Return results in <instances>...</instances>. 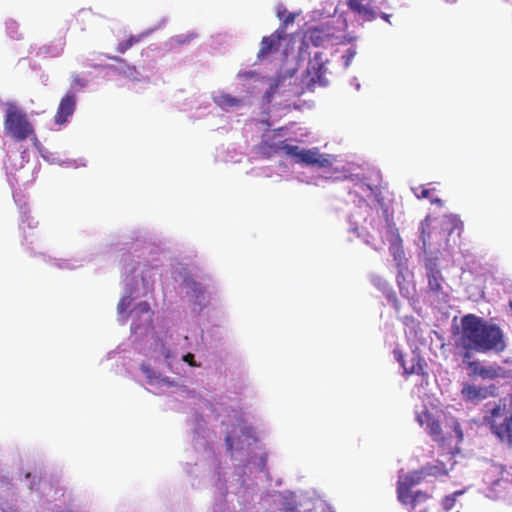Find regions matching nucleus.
Returning a JSON list of instances; mask_svg holds the SVG:
<instances>
[{
  "label": "nucleus",
  "mask_w": 512,
  "mask_h": 512,
  "mask_svg": "<svg viewBox=\"0 0 512 512\" xmlns=\"http://www.w3.org/2000/svg\"><path fill=\"white\" fill-rule=\"evenodd\" d=\"M459 345L465 350L482 353L488 351L500 353L506 347L501 329L486 323L474 314H467L461 319Z\"/></svg>",
  "instance_id": "nucleus-1"
},
{
  "label": "nucleus",
  "mask_w": 512,
  "mask_h": 512,
  "mask_svg": "<svg viewBox=\"0 0 512 512\" xmlns=\"http://www.w3.org/2000/svg\"><path fill=\"white\" fill-rule=\"evenodd\" d=\"M483 424L500 442L512 448V393L499 399L492 408H487Z\"/></svg>",
  "instance_id": "nucleus-2"
},
{
  "label": "nucleus",
  "mask_w": 512,
  "mask_h": 512,
  "mask_svg": "<svg viewBox=\"0 0 512 512\" xmlns=\"http://www.w3.org/2000/svg\"><path fill=\"white\" fill-rule=\"evenodd\" d=\"M348 9L357 20L373 22L378 17L391 24L394 9L390 0H346Z\"/></svg>",
  "instance_id": "nucleus-3"
},
{
  "label": "nucleus",
  "mask_w": 512,
  "mask_h": 512,
  "mask_svg": "<svg viewBox=\"0 0 512 512\" xmlns=\"http://www.w3.org/2000/svg\"><path fill=\"white\" fill-rule=\"evenodd\" d=\"M5 134L17 142H22L34 135L32 123L24 111L14 104H9L4 119Z\"/></svg>",
  "instance_id": "nucleus-4"
},
{
  "label": "nucleus",
  "mask_w": 512,
  "mask_h": 512,
  "mask_svg": "<svg viewBox=\"0 0 512 512\" xmlns=\"http://www.w3.org/2000/svg\"><path fill=\"white\" fill-rule=\"evenodd\" d=\"M339 3L340 0L322 1V38H332L346 28L345 19L337 14Z\"/></svg>",
  "instance_id": "nucleus-5"
},
{
  "label": "nucleus",
  "mask_w": 512,
  "mask_h": 512,
  "mask_svg": "<svg viewBox=\"0 0 512 512\" xmlns=\"http://www.w3.org/2000/svg\"><path fill=\"white\" fill-rule=\"evenodd\" d=\"M425 269L428 279V293L440 301H446L448 298V293L445 291L446 282L438 268L437 260L427 259Z\"/></svg>",
  "instance_id": "nucleus-6"
},
{
  "label": "nucleus",
  "mask_w": 512,
  "mask_h": 512,
  "mask_svg": "<svg viewBox=\"0 0 512 512\" xmlns=\"http://www.w3.org/2000/svg\"><path fill=\"white\" fill-rule=\"evenodd\" d=\"M496 394L497 387L495 385L477 386L464 383L461 389L463 400L472 404H478L489 397H495Z\"/></svg>",
  "instance_id": "nucleus-7"
},
{
  "label": "nucleus",
  "mask_w": 512,
  "mask_h": 512,
  "mask_svg": "<svg viewBox=\"0 0 512 512\" xmlns=\"http://www.w3.org/2000/svg\"><path fill=\"white\" fill-rule=\"evenodd\" d=\"M426 479L422 468L407 473L397 483V498L401 503H407L412 487L422 483Z\"/></svg>",
  "instance_id": "nucleus-8"
},
{
  "label": "nucleus",
  "mask_w": 512,
  "mask_h": 512,
  "mask_svg": "<svg viewBox=\"0 0 512 512\" xmlns=\"http://www.w3.org/2000/svg\"><path fill=\"white\" fill-rule=\"evenodd\" d=\"M468 367L471 368L473 375H477L483 380L505 379L510 376L506 369L497 364L484 366L478 361H471L468 363Z\"/></svg>",
  "instance_id": "nucleus-9"
},
{
  "label": "nucleus",
  "mask_w": 512,
  "mask_h": 512,
  "mask_svg": "<svg viewBox=\"0 0 512 512\" xmlns=\"http://www.w3.org/2000/svg\"><path fill=\"white\" fill-rule=\"evenodd\" d=\"M297 146L288 145L285 141H274L273 139H263L258 145V151L261 155L270 158L273 155L283 152L286 156L295 155Z\"/></svg>",
  "instance_id": "nucleus-10"
},
{
  "label": "nucleus",
  "mask_w": 512,
  "mask_h": 512,
  "mask_svg": "<svg viewBox=\"0 0 512 512\" xmlns=\"http://www.w3.org/2000/svg\"><path fill=\"white\" fill-rule=\"evenodd\" d=\"M285 27L278 28L269 36H265L261 40L260 49L257 54L259 60L265 59L269 54L279 49L281 41L285 39Z\"/></svg>",
  "instance_id": "nucleus-11"
},
{
  "label": "nucleus",
  "mask_w": 512,
  "mask_h": 512,
  "mask_svg": "<svg viewBox=\"0 0 512 512\" xmlns=\"http://www.w3.org/2000/svg\"><path fill=\"white\" fill-rule=\"evenodd\" d=\"M76 94L73 91H68L60 100L57 111L54 116L56 124L62 125L67 122L76 108Z\"/></svg>",
  "instance_id": "nucleus-12"
},
{
  "label": "nucleus",
  "mask_w": 512,
  "mask_h": 512,
  "mask_svg": "<svg viewBox=\"0 0 512 512\" xmlns=\"http://www.w3.org/2000/svg\"><path fill=\"white\" fill-rule=\"evenodd\" d=\"M419 422L422 426L426 423L425 429L435 442L442 446L446 444L448 437L443 435L439 420L435 419L430 413H424L423 416L419 417Z\"/></svg>",
  "instance_id": "nucleus-13"
},
{
  "label": "nucleus",
  "mask_w": 512,
  "mask_h": 512,
  "mask_svg": "<svg viewBox=\"0 0 512 512\" xmlns=\"http://www.w3.org/2000/svg\"><path fill=\"white\" fill-rule=\"evenodd\" d=\"M342 161H339L335 156L322 154V178L325 179H340L344 176L343 171L340 169Z\"/></svg>",
  "instance_id": "nucleus-14"
},
{
  "label": "nucleus",
  "mask_w": 512,
  "mask_h": 512,
  "mask_svg": "<svg viewBox=\"0 0 512 512\" xmlns=\"http://www.w3.org/2000/svg\"><path fill=\"white\" fill-rule=\"evenodd\" d=\"M426 363L420 356L414 355L409 362L402 363L406 375H425Z\"/></svg>",
  "instance_id": "nucleus-15"
},
{
  "label": "nucleus",
  "mask_w": 512,
  "mask_h": 512,
  "mask_svg": "<svg viewBox=\"0 0 512 512\" xmlns=\"http://www.w3.org/2000/svg\"><path fill=\"white\" fill-rule=\"evenodd\" d=\"M425 477H442L448 475V469L444 462L436 461L435 464H426L421 467Z\"/></svg>",
  "instance_id": "nucleus-16"
},
{
  "label": "nucleus",
  "mask_w": 512,
  "mask_h": 512,
  "mask_svg": "<svg viewBox=\"0 0 512 512\" xmlns=\"http://www.w3.org/2000/svg\"><path fill=\"white\" fill-rule=\"evenodd\" d=\"M213 99L215 104L223 109L238 107L241 105L240 99L233 97L228 93H221L220 95L215 96Z\"/></svg>",
  "instance_id": "nucleus-17"
},
{
  "label": "nucleus",
  "mask_w": 512,
  "mask_h": 512,
  "mask_svg": "<svg viewBox=\"0 0 512 512\" xmlns=\"http://www.w3.org/2000/svg\"><path fill=\"white\" fill-rule=\"evenodd\" d=\"M430 219L429 217H426L420 224V239L422 241L423 249L425 252L431 249V243H430Z\"/></svg>",
  "instance_id": "nucleus-18"
},
{
  "label": "nucleus",
  "mask_w": 512,
  "mask_h": 512,
  "mask_svg": "<svg viewBox=\"0 0 512 512\" xmlns=\"http://www.w3.org/2000/svg\"><path fill=\"white\" fill-rule=\"evenodd\" d=\"M430 498V495L422 490H418L415 493L410 492V497L407 503H402L403 505H410L412 509H414L420 503L426 502Z\"/></svg>",
  "instance_id": "nucleus-19"
},
{
  "label": "nucleus",
  "mask_w": 512,
  "mask_h": 512,
  "mask_svg": "<svg viewBox=\"0 0 512 512\" xmlns=\"http://www.w3.org/2000/svg\"><path fill=\"white\" fill-rule=\"evenodd\" d=\"M197 37V34L191 32L187 34H179L174 36L171 41L176 46H181L190 43L192 40H194Z\"/></svg>",
  "instance_id": "nucleus-20"
},
{
  "label": "nucleus",
  "mask_w": 512,
  "mask_h": 512,
  "mask_svg": "<svg viewBox=\"0 0 512 512\" xmlns=\"http://www.w3.org/2000/svg\"><path fill=\"white\" fill-rule=\"evenodd\" d=\"M140 39H141L140 36L131 35L129 38H127L126 40H124L118 44L117 51L120 53H125L133 45L138 43L140 41Z\"/></svg>",
  "instance_id": "nucleus-21"
},
{
  "label": "nucleus",
  "mask_w": 512,
  "mask_h": 512,
  "mask_svg": "<svg viewBox=\"0 0 512 512\" xmlns=\"http://www.w3.org/2000/svg\"><path fill=\"white\" fill-rule=\"evenodd\" d=\"M394 259L395 261H397V266H398V269H399V274L397 276V283L399 285V288H400V291H402V284H401V280L400 278H403V275H402V269H403V266L405 265V258H404V253L402 250H400L399 252L395 253L394 254Z\"/></svg>",
  "instance_id": "nucleus-22"
},
{
  "label": "nucleus",
  "mask_w": 512,
  "mask_h": 512,
  "mask_svg": "<svg viewBox=\"0 0 512 512\" xmlns=\"http://www.w3.org/2000/svg\"><path fill=\"white\" fill-rule=\"evenodd\" d=\"M289 157L295 158L298 162L314 163L316 160L313 158L312 153L309 151H300L297 147L295 155H289Z\"/></svg>",
  "instance_id": "nucleus-23"
},
{
  "label": "nucleus",
  "mask_w": 512,
  "mask_h": 512,
  "mask_svg": "<svg viewBox=\"0 0 512 512\" xmlns=\"http://www.w3.org/2000/svg\"><path fill=\"white\" fill-rule=\"evenodd\" d=\"M132 312H134L138 316L146 314L148 316V321L151 322L152 312H151V308H150V305L148 302L143 301V302L138 303L134 307Z\"/></svg>",
  "instance_id": "nucleus-24"
},
{
  "label": "nucleus",
  "mask_w": 512,
  "mask_h": 512,
  "mask_svg": "<svg viewBox=\"0 0 512 512\" xmlns=\"http://www.w3.org/2000/svg\"><path fill=\"white\" fill-rule=\"evenodd\" d=\"M140 369L145 374L150 383L159 381V375L156 374V372L149 366V364L142 363L140 365Z\"/></svg>",
  "instance_id": "nucleus-25"
},
{
  "label": "nucleus",
  "mask_w": 512,
  "mask_h": 512,
  "mask_svg": "<svg viewBox=\"0 0 512 512\" xmlns=\"http://www.w3.org/2000/svg\"><path fill=\"white\" fill-rule=\"evenodd\" d=\"M462 494V491H456L454 492L453 494L451 495H447L444 497L443 501H442V506L443 508L446 510V511H450L454 505H455V502H456V497L458 495Z\"/></svg>",
  "instance_id": "nucleus-26"
},
{
  "label": "nucleus",
  "mask_w": 512,
  "mask_h": 512,
  "mask_svg": "<svg viewBox=\"0 0 512 512\" xmlns=\"http://www.w3.org/2000/svg\"><path fill=\"white\" fill-rule=\"evenodd\" d=\"M412 191H413V193L415 194V196L418 199H425V198H429L430 199V192H431V190L426 188L423 185H419L417 187H413Z\"/></svg>",
  "instance_id": "nucleus-27"
},
{
  "label": "nucleus",
  "mask_w": 512,
  "mask_h": 512,
  "mask_svg": "<svg viewBox=\"0 0 512 512\" xmlns=\"http://www.w3.org/2000/svg\"><path fill=\"white\" fill-rule=\"evenodd\" d=\"M357 51L354 47H350L346 50L345 54L342 55V59L344 61V67L347 68L350 66L352 60L356 56Z\"/></svg>",
  "instance_id": "nucleus-28"
},
{
  "label": "nucleus",
  "mask_w": 512,
  "mask_h": 512,
  "mask_svg": "<svg viewBox=\"0 0 512 512\" xmlns=\"http://www.w3.org/2000/svg\"><path fill=\"white\" fill-rule=\"evenodd\" d=\"M88 84V80L79 74H74L72 76L71 86L72 88H84Z\"/></svg>",
  "instance_id": "nucleus-29"
},
{
  "label": "nucleus",
  "mask_w": 512,
  "mask_h": 512,
  "mask_svg": "<svg viewBox=\"0 0 512 512\" xmlns=\"http://www.w3.org/2000/svg\"><path fill=\"white\" fill-rule=\"evenodd\" d=\"M131 302H132V300H131L130 296L122 297L117 305L118 313L119 314L125 313L127 311V309L130 307Z\"/></svg>",
  "instance_id": "nucleus-30"
},
{
  "label": "nucleus",
  "mask_w": 512,
  "mask_h": 512,
  "mask_svg": "<svg viewBox=\"0 0 512 512\" xmlns=\"http://www.w3.org/2000/svg\"><path fill=\"white\" fill-rule=\"evenodd\" d=\"M452 428L456 434V437L458 439V442L462 441L463 440V431H462V428H461V425L458 421H453V425H452Z\"/></svg>",
  "instance_id": "nucleus-31"
},
{
  "label": "nucleus",
  "mask_w": 512,
  "mask_h": 512,
  "mask_svg": "<svg viewBox=\"0 0 512 512\" xmlns=\"http://www.w3.org/2000/svg\"><path fill=\"white\" fill-rule=\"evenodd\" d=\"M187 285H188V287H189V288H190L194 293H196V294H197V296H198L199 294H203V292H204L203 287H202L200 284L196 283V282H193V281H192V282H188V283H187Z\"/></svg>",
  "instance_id": "nucleus-32"
},
{
  "label": "nucleus",
  "mask_w": 512,
  "mask_h": 512,
  "mask_svg": "<svg viewBox=\"0 0 512 512\" xmlns=\"http://www.w3.org/2000/svg\"><path fill=\"white\" fill-rule=\"evenodd\" d=\"M124 74L129 78L136 79L138 72L135 66L127 65L126 70H124Z\"/></svg>",
  "instance_id": "nucleus-33"
},
{
  "label": "nucleus",
  "mask_w": 512,
  "mask_h": 512,
  "mask_svg": "<svg viewBox=\"0 0 512 512\" xmlns=\"http://www.w3.org/2000/svg\"><path fill=\"white\" fill-rule=\"evenodd\" d=\"M183 361L186 362L188 365L192 367H198L199 364H197L194 360V355L192 353H187L183 356Z\"/></svg>",
  "instance_id": "nucleus-34"
},
{
  "label": "nucleus",
  "mask_w": 512,
  "mask_h": 512,
  "mask_svg": "<svg viewBox=\"0 0 512 512\" xmlns=\"http://www.w3.org/2000/svg\"><path fill=\"white\" fill-rule=\"evenodd\" d=\"M393 354H394L395 359L400 363L401 366H402V363L407 362V361H405L404 355L401 350L394 349Z\"/></svg>",
  "instance_id": "nucleus-35"
},
{
  "label": "nucleus",
  "mask_w": 512,
  "mask_h": 512,
  "mask_svg": "<svg viewBox=\"0 0 512 512\" xmlns=\"http://www.w3.org/2000/svg\"><path fill=\"white\" fill-rule=\"evenodd\" d=\"M225 444H226V449L229 451V452H232L233 451V447H234V443H233V439L230 435H227L225 437Z\"/></svg>",
  "instance_id": "nucleus-36"
},
{
  "label": "nucleus",
  "mask_w": 512,
  "mask_h": 512,
  "mask_svg": "<svg viewBox=\"0 0 512 512\" xmlns=\"http://www.w3.org/2000/svg\"><path fill=\"white\" fill-rule=\"evenodd\" d=\"M294 19H295V16L293 14H291V13H288L287 16H285V18H283L284 26L289 24V23H293Z\"/></svg>",
  "instance_id": "nucleus-37"
},
{
  "label": "nucleus",
  "mask_w": 512,
  "mask_h": 512,
  "mask_svg": "<svg viewBox=\"0 0 512 512\" xmlns=\"http://www.w3.org/2000/svg\"><path fill=\"white\" fill-rule=\"evenodd\" d=\"M430 202L432 204L442 205V200L440 198H430Z\"/></svg>",
  "instance_id": "nucleus-38"
},
{
  "label": "nucleus",
  "mask_w": 512,
  "mask_h": 512,
  "mask_svg": "<svg viewBox=\"0 0 512 512\" xmlns=\"http://www.w3.org/2000/svg\"><path fill=\"white\" fill-rule=\"evenodd\" d=\"M40 51L45 53V54H49L50 53V47L47 46V45H44L40 48Z\"/></svg>",
  "instance_id": "nucleus-39"
},
{
  "label": "nucleus",
  "mask_w": 512,
  "mask_h": 512,
  "mask_svg": "<svg viewBox=\"0 0 512 512\" xmlns=\"http://www.w3.org/2000/svg\"><path fill=\"white\" fill-rule=\"evenodd\" d=\"M471 351L472 350H465L463 354L464 359H469L471 357Z\"/></svg>",
  "instance_id": "nucleus-40"
},
{
  "label": "nucleus",
  "mask_w": 512,
  "mask_h": 512,
  "mask_svg": "<svg viewBox=\"0 0 512 512\" xmlns=\"http://www.w3.org/2000/svg\"><path fill=\"white\" fill-rule=\"evenodd\" d=\"M375 199L380 205H383V199L380 197L378 193L375 194Z\"/></svg>",
  "instance_id": "nucleus-41"
},
{
  "label": "nucleus",
  "mask_w": 512,
  "mask_h": 512,
  "mask_svg": "<svg viewBox=\"0 0 512 512\" xmlns=\"http://www.w3.org/2000/svg\"><path fill=\"white\" fill-rule=\"evenodd\" d=\"M286 10L282 13L281 11H278V17L283 20L285 18Z\"/></svg>",
  "instance_id": "nucleus-42"
},
{
  "label": "nucleus",
  "mask_w": 512,
  "mask_h": 512,
  "mask_svg": "<svg viewBox=\"0 0 512 512\" xmlns=\"http://www.w3.org/2000/svg\"><path fill=\"white\" fill-rule=\"evenodd\" d=\"M315 79H320V74H319V70L315 72V76L312 78V80H315Z\"/></svg>",
  "instance_id": "nucleus-43"
},
{
  "label": "nucleus",
  "mask_w": 512,
  "mask_h": 512,
  "mask_svg": "<svg viewBox=\"0 0 512 512\" xmlns=\"http://www.w3.org/2000/svg\"><path fill=\"white\" fill-rule=\"evenodd\" d=\"M161 381H162L163 383H165V384H168V385H171V384H172V382H170L167 378H163V379H161Z\"/></svg>",
  "instance_id": "nucleus-44"
},
{
  "label": "nucleus",
  "mask_w": 512,
  "mask_h": 512,
  "mask_svg": "<svg viewBox=\"0 0 512 512\" xmlns=\"http://www.w3.org/2000/svg\"><path fill=\"white\" fill-rule=\"evenodd\" d=\"M309 68H312L313 70H316V67H315V65H314V64H312V63H310V66H309Z\"/></svg>",
  "instance_id": "nucleus-45"
},
{
  "label": "nucleus",
  "mask_w": 512,
  "mask_h": 512,
  "mask_svg": "<svg viewBox=\"0 0 512 512\" xmlns=\"http://www.w3.org/2000/svg\"><path fill=\"white\" fill-rule=\"evenodd\" d=\"M367 188L371 191V192H374L373 188L371 186H367Z\"/></svg>",
  "instance_id": "nucleus-46"
},
{
  "label": "nucleus",
  "mask_w": 512,
  "mask_h": 512,
  "mask_svg": "<svg viewBox=\"0 0 512 512\" xmlns=\"http://www.w3.org/2000/svg\"><path fill=\"white\" fill-rule=\"evenodd\" d=\"M509 307H510V309L512 311V301H509Z\"/></svg>",
  "instance_id": "nucleus-47"
},
{
  "label": "nucleus",
  "mask_w": 512,
  "mask_h": 512,
  "mask_svg": "<svg viewBox=\"0 0 512 512\" xmlns=\"http://www.w3.org/2000/svg\"><path fill=\"white\" fill-rule=\"evenodd\" d=\"M112 59L122 61L121 59H119L117 57H113Z\"/></svg>",
  "instance_id": "nucleus-48"
},
{
  "label": "nucleus",
  "mask_w": 512,
  "mask_h": 512,
  "mask_svg": "<svg viewBox=\"0 0 512 512\" xmlns=\"http://www.w3.org/2000/svg\"><path fill=\"white\" fill-rule=\"evenodd\" d=\"M421 512H427V510H423V511H421Z\"/></svg>",
  "instance_id": "nucleus-49"
}]
</instances>
